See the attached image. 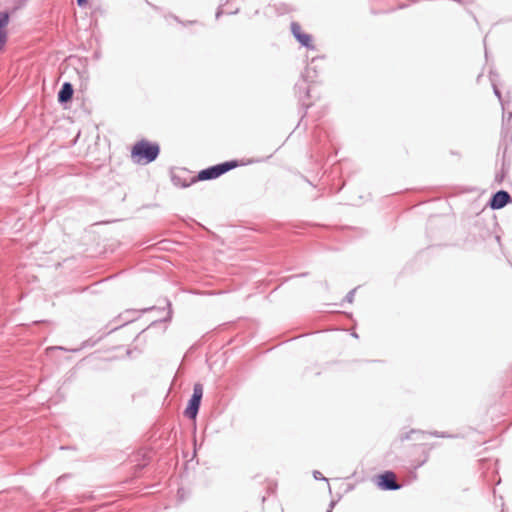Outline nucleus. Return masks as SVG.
Returning a JSON list of instances; mask_svg holds the SVG:
<instances>
[{
  "label": "nucleus",
  "mask_w": 512,
  "mask_h": 512,
  "mask_svg": "<svg viewBox=\"0 0 512 512\" xmlns=\"http://www.w3.org/2000/svg\"><path fill=\"white\" fill-rule=\"evenodd\" d=\"M160 154V146L156 142L141 139L131 150V159L135 164L147 165L155 161Z\"/></svg>",
  "instance_id": "1"
},
{
  "label": "nucleus",
  "mask_w": 512,
  "mask_h": 512,
  "mask_svg": "<svg viewBox=\"0 0 512 512\" xmlns=\"http://www.w3.org/2000/svg\"><path fill=\"white\" fill-rule=\"evenodd\" d=\"M239 166L237 160L225 161L201 170L196 177L192 178V182L216 179L228 171Z\"/></svg>",
  "instance_id": "2"
},
{
  "label": "nucleus",
  "mask_w": 512,
  "mask_h": 512,
  "mask_svg": "<svg viewBox=\"0 0 512 512\" xmlns=\"http://www.w3.org/2000/svg\"><path fill=\"white\" fill-rule=\"evenodd\" d=\"M377 486L383 491H395L402 487L397 482L396 475L393 471H384L377 476Z\"/></svg>",
  "instance_id": "3"
},
{
  "label": "nucleus",
  "mask_w": 512,
  "mask_h": 512,
  "mask_svg": "<svg viewBox=\"0 0 512 512\" xmlns=\"http://www.w3.org/2000/svg\"><path fill=\"white\" fill-rule=\"evenodd\" d=\"M512 203V196L506 190H498L492 194L488 205L492 210L504 208L507 204Z\"/></svg>",
  "instance_id": "4"
},
{
  "label": "nucleus",
  "mask_w": 512,
  "mask_h": 512,
  "mask_svg": "<svg viewBox=\"0 0 512 512\" xmlns=\"http://www.w3.org/2000/svg\"><path fill=\"white\" fill-rule=\"evenodd\" d=\"M290 26L293 36L301 44V46L310 50H315V46L312 42V36L310 34L303 33L298 22H291Z\"/></svg>",
  "instance_id": "5"
},
{
  "label": "nucleus",
  "mask_w": 512,
  "mask_h": 512,
  "mask_svg": "<svg viewBox=\"0 0 512 512\" xmlns=\"http://www.w3.org/2000/svg\"><path fill=\"white\" fill-rule=\"evenodd\" d=\"M10 21V13L8 11L0 12V50H2L8 39L6 27Z\"/></svg>",
  "instance_id": "6"
},
{
  "label": "nucleus",
  "mask_w": 512,
  "mask_h": 512,
  "mask_svg": "<svg viewBox=\"0 0 512 512\" xmlns=\"http://www.w3.org/2000/svg\"><path fill=\"white\" fill-rule=\"evenodd\" d=\"M74 94L73 85L70 82H64L58 91L57 98L60 104H66L72 100Z\"/></svg>",
  "instance_id": "7"
},
{
  "label": "nucleus",
  "mask_w": 512,
  "mask_h": 512,
  "mask_svg": "<svg viewBox=\"0 0 512 512\" xmlns=\"http://www.w3.org/2000/svg\"><path fill=\"white\" fill-rule=\"evenodd\" d=\"M200 405H201L200 400L190 397L188 404L185 408L184 415L188 419H195L198 415Z\"/></svg>",
  "instance_id": "8"
},
{
  "label": "nucleus",
  "mask_w": 512,
  "mask_h": 512,
  "mask_svg": "<svg viewBox=\"0 0 512 512\" xmlns=\"http://www.w3.org/2000/svg\"><path fill=\"white\" fill-rule=\"evenodd\" d=\"M171 181L175 186L185 188L188 187L190 184H192V179L188 182L186 180H183L179 174L173 173L171 176Z\"/></svg>",
  "instance_id": "9"
},
{
  "label": "nucleus",
  "mask_w": 512,
  "mask_h": 512,
  "mask_svg": "<svg viewBox=\"0 0 512 512\" xmlns=\"http://www.w3.org/2000/svg\"><path fill=\"white\" fill-rule=\"evenodd\" d=\"M423 454H424L423 460H421L420 462L412 465L413 471L411 472V475H412V479L413 480H415L417 478L416 470L418 468H420L421 466H423L428 461V459H429V451H424Z\"/></svg>",
  "instance_id": "10"
},
{
  "label": "nucleus",
  "mask_w": 512,
  "mask_h": 512,
  "mask_svg": "<svg viewBox=\"0 0 512 512\" xmlns=\"http://www.w3.org/2000/svg\"><path fill=\"white\" fill-rule=\"evenodd\" d=\"M202 396H203V387L201 384L196 383L193 387V393L191 395V398L198 399L201 401Z\"/></svg>",
  "instance_id": "11"
},
{
  "label": "nucleus",
  "mask_w": 512,
  "mask_h": 512,
  "mask_svg": "<svg viewBox=\"0 0 512 512\" xmlns=\"http://www.w3.org/2000/svg\"><path fill=\"white\" fill-rule=\"evenodd\" d=\"M497 75L494 74L492 71L490 72V80H491V83H492V87H493V92L495 94V96L501 100V92L499 90V88L497 87L496 83H495V79L494 77H496Z\"/></svg>",
  "instance_id": "12"
},
{
  "label": "nucleus",
  "mask_w": 512,
  "mask_h": 512,
  "mask_svg": "<svg viewBox=\"0 0 512 512\" xmlns=\"http://www.w3.org/2000/svg\"><path fill=\"white\" fill-rule=\"evenodd\" d=\"M430 436L438 438H456V435L449 434L447 432L431 431L428 433Z\"/></svg>",
  "instance_id": "13"
},
{
  "label": "nucleus",
  "mask_w": 512,
  "mask_h": 512,
  "mask_svg": "<svg viewBox=\"0 0 512 512\" xmlns=\"http://www.w3.org/2000/svg\"><path fill=\"white\" fill-rule=\"evenodd\" d=\"M506 173L507 171L505 170V165L503 164L501 171L495 175V182L501 184L506 176Z\"/></svg>",
  "instance_id": "14"
},
{
  "label": "nucleus",
  "mask_w": 512,
  "mask_h": 512,
  "mask_svg": "<svg viewBox=\"0 0 512 512\" xmlns=\"http://www.w3.org/2000/svg\"><path fill=\"white\" fill-rule=\"evenodd\" d=\"M415 433H421V434H424V432H423V431H420V430H414V429H412V430H410L409 432H407V433H405V434L401 435L400 439H401L402 441L410 440V439H412V434H415Z\"/></svg>",
  "instance_id": "15"
},
{
  "label": "nucleus",
  "mask_w": 512,
  "mask_h": 512,
  "mask_svg": "<svg viewBox=\"0 0 512 512\" xmlns=\"http://www.w3.org/2000/svg\"><path fill=\"white\" fill-rule=\"evenodd\" d=\"M125 314L126 315H131V317H127L125 319V322H124L123 325H125V324H127L129 322H132L136 318L137 311L136 310H126Z\"/></svg>",
  "instance_id": "16"
},
{
  "label": "nucleus",
  "mask_w": 512,
  "mask_h": 512,
  "mask_svg": "<svg viewBox=\"0 0 512 512\" xmlns=\"http://www.w3.org/2000/svg\"><path fill=\"white\" fill-rule=\"evenodd\" d=\"M355 292H356V288L350 290L347 295L345 296L344 298V301L348 302V303H352L353 300H354V295H355Z\"/></svg>",
  "instance_id": "17"
},
{
  "label": "nucleus",
  "mask_w": 512,
  "mask_h": 512,
  "mask_svg": "<svg viewBox=\"0 0 512 512\" xmlns=\"http://www.w3.org/2000/svg\"><path fill=\"white\" fill-rule=\"evenodd\" d=\"M295 89L298 92L304 91L306 96H309V89L305 87L303 84H296Z\"/></svg>",
  "instance_id": "18"
},
{
  "label": "nucleus",
  "mask_w": 512,
  "mask_h": 512,
  "mask_svg": "<svg viewBox=\"0 0 512 512\" xmlns=\"http://www.w3.org/2000/svg\"><path fill=\"white\" fill-rule=\"evenodd\" d=\"M313 476L316 480H323V481H327V479L321 474V472L319 471H314L313 472Z\"/></svg>",
  "instance_id": "19"
},
{
  "label": "nucleus",
  "mask_w": 512,
  "mask_h": 512,
  "mask_svg": "<svg viewBox=\"0 0 512 512\" xmlns=\"http://www.w3.org/2000/svg\"><path fill=\"white\" fill-rule=\"evenodd\" d=\"M167 305H168L169 310H168L167 316L164 318V321L170 320L172 317L171 303L168 301Z\"/></svg>",
  "instance_id": "20"
},
{
  "label": "nucleus",
  "mask_w": 512,
  "mask_h": 512,
  "mask_svg": "<svg viewBox=\"0 0 512 512\" xmlns=\"http://www.w3.org/2000/svg\"><path fill=\"white\" fill-rule=\"evenodd\" d=\"M79 7H83L87 4L88 0H76Z\"/></svg>",
  "instance_id": "21"
},
{
  "label": "nucleus",
  "mask_w": 512,
  "mask_h": 512,
  "mask_svg": "<svg viewBox=\"0 0 512 512\" xmlns=\"http://www.w3.org/2000/svg\"><path fill=\"white\" fill-rule=\"evenodd\" d=\"M222 13H223L222 9L218 8L216 15H215L216 19H218L222 15Z\"/></svg>",
  "instance_id": "22"
},
{
  "label": "nucleus",
  "mask_w": 512,
  "mask_h": 512,
  "mask_svg": "<svg viewBox=\"0 0 512 512\" xmlns=\"http://www.w3.org/2000/svg\"><path fill=\"white\" fill-rule=\"evenodd\" d=\"M334 506H335V501H331V502H330V507H329V509L327 510V512H331Z\"/></svg>",
  "instance_id": "23"
},
{
  "label": "nucleus",
  "mask_w": 512,
  "mask_h": 512,
  "mask_svg": "<svg viewBox=\"0 0 512 512\" xmlns=\"http://www.w3.org/2000/svg\"><path fill=\"white\" fill-rule=\"evenodd\" d=\"M302 106L304 107L305 112H306V111H307V109L310 107V105H309V104H304V103L302 104Z\"/></svg>",
  "instance_id": "24"
},
{
  "label": "nucleus",
  "mask_w": 512,
  "mask_h": 512,
  "mask_svg": "<svg viewBox=\"0 0 512 512\" xmlns=\"http://www.w3.org/2000/svg\"><path fill=\"white\" fill-rule=\"evenodd\" d=\"M121 326H122V325H120V327H121ZM118 328H119V326H116V327L112 328L108 333H111V332H113V331L117 330Z\"/></svg>",
  "instance_id": "25"
},
{
  "label": "nucleus",
  "mask_w": 512,
  "mask_h": 512,
  "mask_svg": "<svg viewBox=\"0 0 512 512\" xmlns=\"http://www.w3.org/2000/svg\"><path fill=\"white\" fill-rule=\"evenodd\" d=\"M152 308L143 309L142 312H146L148 310H151Z\"/></svg>",
  "instance_id": "26"
},
{
  "label": "nucleus",
  "mask_w": 512,
  "mask_h": 512,
  "mask_svg": "<svg viewBox=\"0 0 512 512\" xmlns=\"http://www.w3.org/2000/svg\"><path fill=\"white\" fill-rule=\"evenodd\" d=\"M352 336L356 337V338L358 337V335L356 333H353Z\"/></svg>",
  "instance_id": "27"
},
{
  "label": "nucleus",
  "mask_w": 512,
  "mask_h": 512,
  "mask_svg": "<svg viewBox=\"0 0 512 512\" xmlns=\"http://www.w3.org/2000/svg\"><path fill=\"white\" fill-rule=\"evenodd\" d=\"M56 348H57V349H59V350H64V348H63V347H60V346H59V347H56Z\"/></svg>",
  "instance_id": "28"
}]
</instances>
